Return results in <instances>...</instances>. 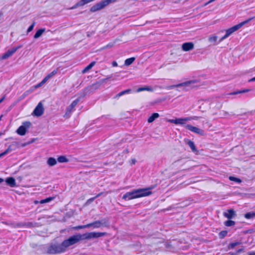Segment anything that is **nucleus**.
I'll return each instance as SVG.
<instances>
[{"instance_id":"15","label":"nucleus","mask_w":255,"mask_h":255,"mask_svg":"<svg viewBox=\"0 0 255 255\" xmlns=\"http://www.w3.org/2000/svg\"><path fill=\"white\" fill-rule=\"evenodd\" d=\"M5 182L7 185L11 187H14L16 186V182L15 179L12 177H8L5 179Z\"/></svg>"},{"instance_id":"4","label":"nucleus","mask_w":255,"mask_h":255,"mask_svg":"<svg viewBox=\"0 0 255 255\" xmlns=\"http://www.w3.org/2000/svg\"><path fill=\"white\" fill-rule=\"evenodd\" d=\"M253 19V17L250 18L248 19L247 20H245V21L228 29L227 30H226L225 35L220 39L219 42H221L223 40H224V39H225L226 38H227V37H228L233 33H234L236 31L238 30L242 26H243L245 24L248 23L249 22H250Z\"/></svg>"},{"instance_id":"48","label":"nucleus","mask_w":255,"mask_h":255,"mask_svg":"<svg viewBox=\"0 0 255 255\" xmlns=\"http://www.w3.org/2000/svg\"><path fill=\"white\" fill-rule=\"evenodd\" d=\"M249 255H255V252H250Z\"/></svg>"},{"instance_id":"43","label":"nucleus","mask_w":255,"mask_h":255,"mask_svg":"<svg viewBox=\"0 0 255 255\" xmlns=\"http://www.w3.org/2000/svg\"><path fill=\"white\" fill-rule=\"evenodd\" d=\"M5 98V96L4 95L0 99V104L4 101Z\"/></svg>"},{"instance_id":"46","label":"nucleus","mask_w":255,"mask_h":255,"mask_svg":"<svg viewBox=\"0 0 255 255\" xmlns=\"http://www.w3.org/2000/svg\"><path fill=\"white\" fill-rule=\"evenodd\" d=\"M43 84H41V82L40 83H39L38 84H37L35 87H36V88H37V87H40L41 86H42Z\"/></svg>"},{"instance_id":"23","label":"nucleus","mask_w":255,"mask_h":255,"mask_svg":"<svg viewBox=\"0 0 255 255\" xmlns=\"http://www.w3.org/2000/svg\"><path fill=\"white\" fill-rule=\"evenodd\" d=\"M245 217L247 219H254L255 218V212H250L245 215Z\"/></svg>"},{"instance_id":"21","label":"nucleus","mask_w":255,"mask_h":255,"mask_svg":"<svg viewBox=\"0 0 255 255\" xmlns=\"http://www.w3.org/2000/svg\"><path fill=\"white\" fill-rule=\"evenodd\" d=\"M242 243L241 241L231 243L229 244L228 248L229 250L233 249L235 247L242 244Z\"/></svg>"},{"instance_id":"54","label":"nucleus","mask_w":255,"mask_h":255,"mask_svg":"<svg viewBox=\"0 0 255 255\" xmlns=\"http://www.w3.org/2000/svg\"><path fill=\"white\" fill-rule=\"evenodd\" d=\"M2 13L0 12V17L2 15Z\"/></svg>"},{"instance_id":"17","label":"nucleus","mask_w":255,"mask_h":255,"mask_svg":"<svg viewBox=\"0 0 255 255\" xmlns=\"http://www.w3.org/2000/svg\"><path fill=\"white\" fill-rule=\"evenodd\" d=\"M159 117V115L157 113H153L151 116L149 117L148 119V122L149 123H151L153 122L156 119L158 118Z\"/></svg>"},{"instance_id":"9","label":"nucleus","mask_w":255,"mask_h":255,"mask_svg":"<svg viewBox=\"0 0 255 255\" xmlns=\"http://www.w3.org/2000/svg\"><path fill=\"white\" fill-rule=\"evenodd\" d=\"M19 48H20V46L13 47L11 49L8 50L2 55L0 56V60L8 58L11 56Z\"/></svg>"},{"instance_id":"25","label":"nucleus","mask_w":255,"mask_h":255,"mask_svg":"<svg viewBox=\"0 0 255 255\" xmlns=\"http://www.w3.org/2000/svg\"><path fill=\"white\" fill-rule=\"evenodd\" d=\"M57 161L60 163H65L67 162L68 161V159L66 157V156L61 155L58 157Z\"/></svg>"},{"instance_id":"37","label":"nucleus","mask_w":255,"mask_h":255,"mask_svg":"<svg viewBox=\"0 0 255 255\" xmlns=\"http://www.w3.org/2000/svg\"><path fill=\"white\" fill-rule=\"evenodd\" d=\"M57 73V70H53L52 72H51L48 75H47L48 78H50L53 76L55 75Z\"/></svg>"},{"instance_id":"11","label":"nucleus","mask_w":255,"mask_h":255,"mask_svg":"<svg viewBox=\"0 0 255 255\" xmlns=\"http://www.w3.org/2000/svg\"><path fill=\"white\" fill-rule=\"evenodd\" d=\"M187 117L186 118H178L176 119H171L168 121L170 123L174 124L175 125H180L183 126L185 127L186 124V122H188Z\"/></svg>"},{"instance_id":"1","label":"nucleus","mask_w":255,"mask_h":255,"mask_svg":"<svg viewBox=\"0 0 255 255\" xmlns=\"http://www.w3.org/2000/svg\"><path fill=\"white\" fill-rule=\"evenodd\" d=\"M107 235L106 232H90L86 233L83 234H76L68 238L71 245H74L80 241L84 240H89L94 238H98Z\"/></svg>"},{"instance_id":"8","label":"nucleus","mask_w":255,"mask_h":255,"mask_svg":"<svg viewBox=\"0 0 255 255\" xmlns=\"http://www.w3.org/2000/svg\"><path fill=\"white\" fill-rule=\"evenodd\" d=\"M185 128L188 129L189 130L195 133L196 134H198L200 135H205V132L204 131L199 128L197 127H194L191 125H187L185 126Z\"/></svg>"},{"instance_id":"2","label":"nucleus","mask_w":255,"mask_h":255,"mask_svg":"<svg viewBox=\"0 0 255 255\" xmlns=\"http://www.w3.org/2000/svg\"><path fill=\"white\" fill-rule=\"evenodd\" d=\"M153 189V186L147 188H140L134 189L130 192H128L122 197V199L125 201H128L132 199L145 197L151 194V190Z\"/></svg>"},{"instance_id":"13","label":"nucleus","mask_w":255,"mask_h":255,"mask_svg":"<svg viewBox=\"0 0 255 255\" xmlns=\"http://www.w3.org/2000/svg\"><path fill=\"white\" fill-rule=\"evenodd\" d=\"M182 50L184 51H188L194 48V44L191 42L184 43L182 45Z\"/></svg>"},{"instance_id":"35","label":"nucleus","mask_w":255,"mask_h":255,"mask_svg":"<svg viewBox=\"0 0 255 255\" xmlns=\"http://www.w3.org/2000/svg\"><path fill=\"white\" fill-rule=\"evenodd\" d=\"M248 91H249V90H244L237 91L234 92L233 93H232L231 94V95H237V94H239L245 93V92H248Z\"/></svg>"},{"instance_id":"6","label":"nucleus","mask_w":255,"mask_h":255,"mask_svg":"<svg viewBox=\"0 0 255 255\" xmlns=\"http://www.w3.org/2000/svg\"><path fill=\"white\" fill-rule=\"evenodd\" d=\"M109 223L106 219H103L101 220L96 221L94 222L87 224L89 228L92 227L94 229L99 228L101 226L109 227Z\"/></svg>"},{"instance_id":"52","label":"nucleus","mask_w":255,"mask_h":255,"mask_svg":"<svg viewBox=\"0 0 255 255\" xmlns=\"http://www.w3.org/2000/svg\"><path fill=\"white\" fill-rule=\"evenodd\" d=\"M3 181V179L0 178V183H2Z\"/></svg>"},{"instance_id":"19","label":"nucleus","mask_w":255,"mask_h":255,"mask_svg":"<svg viewBox=\"0 0 255 255\" xmlns=\"http://www.w3.org/2000/svg\"><path fill=\"white\" fill-rule=\"evenodd\" d=\"M48 165L50 166H53L56 164L57 160L53 157H49L47 161Z\"/></svg>"},{"instance_id":"55","label":"nucleus","mask_w":255,"mask_h":255,"mask_svg":"<svg viewBox=\"0 0 255 255\" xmlns=\"http://www.w3.org/2000/svg\"><path fill=\"white\" fill-rule=\"evenodd\" d=\"M125 151H126V152H128V150L127 149H126V150H125Z\"/></svg>"},{"instance_id":"3","label":"nucleus","mask_w":255,"mask_h":255,"mask_svg":"<svg viewBox=\"0 0 255 255\" xmlns=\"http://www.w3.org/2000/svg\"><path fill=\"white\" fill-rule=\"evenodd\" d=\"M68 238L64 240L61 244H52L48 246L46 253L48 254H59L65 252L71 246Z\"/></svg>"},{"instance_id":"36","label":"nucleus","mask_w":255,"mask_h":255,"mask_svg":"<svg viewBox=\"0 0 255 255\" xmlns=\"http://www.w3.org/2000/svg\"><path fill=\"white\" fill-rule=\"evenodd\" d=\"M217 38H218V37L215 35L210 36L209 38V41L211 42H215L217 40Z\"/></svg>"},{"instance_id":"39","label":"nucleus","mask_w":255,"mask_h":255,"mask_svg":"<svg viewBox=\"0 0 255 255\" xmlns=\"http://www.w3.org/2000/svg\"><path fill=\"white\" fill-rule=\"evenodd\" d=\"M95 199H96V198L95 197H93V198H91L87 200V203H90L92 202L93 201H94Z\"/></svg>"},{"instance_id":"31","label":"nucleus","mask_w":255,"mask_h":255,"mask_svg":"<svg viewBox=\"0 0 255 255\" xmlns=\"http://www.w3.org/2000/svg\"><path fill=\"white\" fill-rule=\"evenodd\" d=\"M12 149L10 148V146H9L4 151L0 153V158L7 154L10 151H11Z\"/></svg>"},{"instance_id":"40","label":"nucleus","mask_w":255,"mask_h":255,"mask_svg":"<svg viewBox=\"0 0 255 255\" xmlns=\"http://www.w3.org/2000/svg\"><path fill=\"white\" fill-rule=\"evenodd\" d=\"M50 78H48V76L47 75L41 81V84L45 83Z\"/></svg>"},{"instance_id":"12","label":"nucleus","mask_w":255,"mask_h":255,"mask_svg":"<svg viewBox=\"0 0 255 255\" xmlns=\"http://www.w3.org/2000/svg\"><path fill=\"white\" fill-rule=\"evenodd\" d=\"M196 82H197L196 80H190L183 83H180L179 84L171 85L168 87V89H172L175 87L188 86L191 85V84L195 83Z\"/></svg>"},{"instance_id":"14","label":"nucleus","mask_w":255,"mask_h":255,"mask_svg":"<svg viewBox=\"0 0 255 255\" xmlns=\"http://www.w3.org/2000/svg\"><path fill=\"white\" fill-rule=\"evenodd\" d=\"M79 101V98H77L73 101L71 105L67 108L66 114L71 113L73 111V109L77 106Z\"/></svg>"},{"instance_id":"51","label":"nucleus","mask_w":255,"mask_h":255,"mask_svg":"<svg viewBox=\"0 0 255 255\" xmlns=\"http://www.w3.org/2000/svg\"><path fill=\"white\" fill-rule=\"evenodd\" d=\"M32 223H27V226H29V227H31L32 226Z\"/></svg>"},{"instance_id":"34","label":"nucleus","mask_w":255,"mask_h":255,"mask_svg":"<svg viewBox=\"0 0 255 255\" xmlns=\"http://www.w3.org/2000/svg\"><path fill=\"white\" fill-rule=\"evenodd\" d=\"M201 117H197V116H191V117H188L187 120L188 121H190L192 120H199Z\"/></svg>"},{"instance_id":"50","label":"nucleus","mask_w":255,"mask_h":255,"mask_svg":"<svg viewBox=\"0 0 255 255\" xmlns=\"http://www.w3.org/2000/svg\"><path fill=\"white\" fill-rule=\"evenodd\" d=\"M223 113H224L223 116H227V115H229L228 113H227V112H224H224H223Z\"/></svg>"},{"instance_id":"18","label":"nucleus","mask_w":255,"mask_h":255,"mask_svg":"<svg viewBox=\"0 0 255 255\" xmlns=\"http://www.w3.org/2000/svg\"><path fill=\"white\" fill-rule=\"evenodd\" d=\"M131 92V89H127L126 90H124L123 91H122L121 92H120L119 93H118L116 96H115V98H118L123 95H125L126 94H130Z\"/></svg>"},{"instance_id":"44","label":"nucleus","mask_w":255,"mask_h":255,"mask_svg":"<svg viewBox=\"0 0 255 255\" xmlns=\"http://www.w3.org/2000/svg\"><path fill=\"white\" fill-rule=\"evenodd\" d=\"M136 161L135 159H131V164H134L136 163Z\"/></svg>"},{"instance_id":"42","label":"nucleus","mask_w":255,"mask_h":255,"mask_svg":"<svg viewBox=\"0 0 255 255\" xmlns=\"http://www.w3.org/2000/svg\"><path fill=\"white\" fill-rule=\"evenodd\" d=\"M112 66L113 67H117V66H118V63H117V62L116 61H113L112 62Z\"/></svg>"},{"instance_id":"20","label":"nucleus","mask_w":255,"mask_h":255,"mask_svg":"<svg viewBox=\"0 0 255 255\" xmlns=\"http://www.w3.org/2000/svg\"><path fill=\"white\" fill-rule=\"evenodd\" d=\"M45 28H40L38 29L35 33L34 35V38L35 39H37L38 38L40 37L41 35L43 34V33L45 31Z\"/></svg>"},{"instance_id":"32","label":"nucleus","mask_w":255,"mask_h":255,"mask_svg":"<svg viewBox=\"0 0 255 255\" xmlns=\"http://www.w3.org/2000/svg\"><path fill=\"white\" fill-rule=\"evenodd\" d=\"M228 232L227 231H222L219 234V237L220 239H224L227 235Z\"/></svg>"},{"instance_id":"45","label":"nucleus","mask_w":255,"mask_h":255,"mask_svg":"<svg viewBox=\"0 0 255 255\" xmlns=\"http://www.w3.org/2000/svg\"><path fill=\"white\" fill-rule=\"evenodd\" d=\"M254 81H255V77L249 80V82H254Z\"/></svg>"},{"instance_id":"22","label":"nucleus","mask_w":255,"mask_h":255,"mask_svg":"<svg viewBox=\"0 0 255 255\" xmlns=\"http://www.w3.org/2000/svg\"><path fill=\"white\" fill-rule=\"evenodd\" d=\"M96 64V62L93 61L90 64H89L87 66H86L84 70H83L82 72L83 73H86L87 71H88L89 70H90Z\"/></svg>"},{"instance_id":"24","label":"nucleus","mask_w":255,"mask_h":255,"mask_svg":"<svg viewBox=\"0 0 255 255\" xmlns=\"http://www.w3.org/2000/svg\"><path fill=\"white\" fill-rule=\"evenodd\" d=\"M135 59L134 57H131V58L127 59L125 61V65L126 66L130 65L134 62Z\"/></svg>"},{"instance_id":"27","label":"nucleus","mask_w":255,"mask_h":255,"mask_svg":"<svg viewBox=\"0 0 255 255\" xmlns=\"http://www.w3.org/2000/svg\"><path fill=\"white\" fill-rule=\"evenodd\" d=\"M187 144L189 146V147L191 148V149H192V150L193 151H195L197 150L196 146H195V145L194 142H193L192 141L189 140L188 141Z\"/></svg>"},{"instance_id":"28","label":"nucleus","mask_w":255,"mask_h":255,"mask_svg":"<svg viewBox=\"0 0 255 255\" xmlns=\"http://www.w3.org/2000/svg\"><path fill=\"white\" fill-rule=\"evenodd\" d=\"M143 91H152V89L149 87H145L139 88L137 90V92H140Z\"/></svg>"},{"instance_id":"5","label":"nucleus","mask_w":255,"mask_h":255,"mask_svg":"<svg viewBox=\"0 0 255 255\" xmlns=\"http://www.w3.org/2000/svg\"><path fill=\"white\" fill-rule=\"evenodd\" d=\"M112 0H103L99 2L92 6L90 8V11L92 12L102 9L109 4L111 3Z\"/></svg>"},{"instance_id":"49","label":"nucleus","mask_w":255,"mask_h":255,"mask_svg":"<svg viewBox=\"0 0 255 255\" xmlns=\"http://www.w3.org/2000/svg\"><path fill=\"white\" fill-rule=\"evenodd\" d=\"M215 0H209V1H208V2L206 4V5H207V4H208V3H211V2H213V1H215Z\"/></svg>"},{"instance_id":"29","label":"nucleus","mask_w":255,"mask_h":255,"mask_svg":"<svg viewBox=\"0 0 255 255\" xmlns=\"http://www.w3.org/2000/svg\"><path fill=\"white\" fill-rule=\"evenodd\" d=\"M224 225L227 227H231L235 225V222L232 220H227L224 222Z\"/></svg>"},{"instance_id":"38","label":"nucleus","mask_w":255,"mask_h":255,"mask_svg":"<svg viewBox=\"0 0 255 255\" xmlns=\"http://www.w3.org/2000/svg\"><path fill=\"white\" fill-rule=\"evenodd\" d=\"M35 24V22H33L31 25L29 26L27 30V33L30 32L33 29Z\"/></svg>"},{"instance_id":"41","label":"nucleus","mask_w":255,"mask_h":255,"mask_svg":"<svg viewBox=\"0 0 255 255\" xmlns=\"http://www.w3.org/2000/svg\"><path fill=\"white\" fill-rule=\"evenodd\" d=\"M89 228V227H87V225H84V226H79L76 227V228L78 229H84V228Z\"/></svg>"},{"instance_id":"30","label":"nucleus","mask_w":255,"mask_h":255,"mask_svg":"<svg viewBox=\"0 0 255 255\" xmlns=\"http://www.w3.org/2000/svg\"><path fill=\"white\" fill-rule=\"evenodd\" d=\"M229 179L230 180L236 182L238 183H240L242 182V180L240 179L232 176H229Z\"/></svg>"},{"instance_id":"53","label":"nucleus","mask_w":255,"mask_h":255,"mask_svg":"<svg viewBox=\"0 0 255 255\" xmlns=\"http://www.w3.org/2000/svg\"><path fill=\"white\" fill-rule=\"evenodd\" d=\"M2 116H2V115L0 116V121L1 120V119L2 117Z\"/></svg>"},{"instance_id":"26","label":"nucleus","mask_w":255,"mask_h":255,"mask_svg":"<svg viewBox=\"0 0 255 255\" xmlns=\"http://www.w3.org/2000/svg\"><path fill=\"white\" fill-rule=\"evenodd\" d=\"M54 198H55V197H49L46 199L41 200L40 201V203L41 204L47 203L50 202V201L53 200Z\"/></svg>"},{"instance_id":"33","label":"nucleus","mask_w":255,"mask_h":255,"mask_svg":"<svg viewBox=\"0 0 255 255\" xmlns=\"http://www.w3.org/2000/svg\"><path fill=\"white\" fill-rule=\"evenodd\" d=\"M244 251V249H240L236 251L235 252H230L228 253V255H238L241 252Z\"/></svg>"},{"instance_id":"47","label":"nucleus","mask_w":255,"mask_h":255,"mask_svg":"<svg viewBox=\"0 0 255 255\" xmlns=\"http://www.w3.org/2000/svg\"><path fill=\"white\" fill-rule=\"evenodd\" d=\"M102 194V193H99L98 194H97L95 197V198H98L99 197H100L101 195Z\"/></svg>"},{"instance_id":"7","label":"nucleus","mask_w":255,"mask_h":255,"mask_svg":"<svg viewBox=\"0 0 255 255\" xmlns=\"http://www.w3.org/2000/svg\"><path fill=\"white\" fill-rule=\"evenodd\" d=\"M31 123L30 122H23L16 130V132L20 135H24L26 134L27 130L30 128Z\"/></svg>"},{"instance_id":"10","label":"nucleus","mask_w":255,"mask_h":255,"mask_svg":"<svg viewBox=\"0 0 255 255\" xmlns=\"http://www.w3.org/2000/svg\"><path fill=\"white\" fill-rule=\"evenodd\" d=\"M44 113V108L41 102L39 103L33 111L32 115L36 117H40Z\"/></svg>"},{"instance_id":"16","label":"nucleus","mask_w":255,"mask_h":255,"mask_svg":"<svg viewBox=\"0 0 255 255\" xmlns=\"http://www.w3.org/2000/svg\"><path fill=\"white\" fill-rule=\"evenodd\" d=\"M235 215L236 213L235 211L232 209L228 210L227 213H224V216L229 219H232Z\"/></svg>"}]
</instances>
